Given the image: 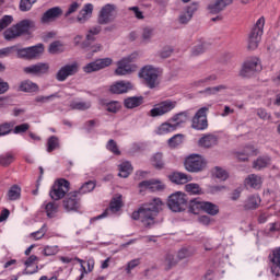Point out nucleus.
I'll return each instance as SVG.
<instances>
[{
    "label": "nucleus",
    "instance_id": "34",
    "mask_svg": "<svg viewBox=\"0 0 280 280\" xmlns=\"http://www.w3.org/2000/svg\"><path fill=\"white\" fill-rule=\"evenodd\" d=\"M19 51H20V45L4 47L0 49V58H10V56H14V54H16L19 58Z\"/></svg>",
    "mask_w": 280,
    "mask_h": 280
},
{
    "label": "nucleus",
    "instance_id": "2",
    "mask_svg": "<svg viewBox=\"0 0 280 280\" xmlns=\"http://www.w3.org/2000/svg\"><path fill=\"white\" fill-rule=\"evenodd\" d=\"M264 25H266V19L264 16L259 18L252 28L248 36V48L257 49L259 43H261V36H264Z\"/></svg>",
    "mask_w": 280,
    "mask_h": 280
},
{
    "label": "nucleus",
    "instance_id": "50",
    "mask_svg": "<svg viewBox=\"0 0 280 280\" xmlns=\"http://www.w3.org/2000/svg\"><path fill=\"white\" fill-rule=\"evenodd\" d=\"M38 0H21L20 1V11L21 12H30L32 10L34 3Z\"/></svg>",
    "mask_w": 280,
    "mask_h": 280
},
{
    "label": "nucleus",
    "instance_id": "42",
    "mask_svg": "<svg viewBox=\"0 0 280 280\" xmlns=\"http://www.w3.org/2000/svg\"><path fill=\"white\" fill-rule=\"evenodd\" d=\"M3 36L5 40H12L14 38H19V36L21 35L19 33V30L16 28V25H13L4 31Z\"/></svg>",
    "mask_w": 280,
    "mask_h": 280
},
{
    "label": "nucleus",
    "instance_id": "58",
    "mask_svg": "<svg viewBox=\"0 0 280 280\" xmlns=\"http://www.w3.org/2000/svg\"><path fill=\"white\" fill-rule=\"evenodd\" d=\"M49 54H60L62 51V44L60 42H52L48 48Z\"/></svg>",
    "mask_w": 280,
    "mask_h": 280
},
{
    "label": "nucleus",
    "instance_id": "11",
    "mask_svg": "<svg viewBox=\"0 0 280 280\" xmlns=\"http://www.w3.org/2000/svg\"><path fill=\"white\" fill-rule=\"evenodd\" d=\"M115 12H117V5L115 4H106L101 9L98 14V23L100 25H108V23H113L115 21Z\"/></svg>",
    "mask_w": 280,
    "mask_h": 280
},
{
    "label": "nucleus",
    "instance_id": "51",
    "mask_svg": "<svg viewBox=\"0 0 280 280\" xmlns=\"http://www.w3.org/2000/svg\"><path fill=\"white\" fill-rule=\"evenodd\" d=\"M194 252L189 250L188 248H182L177 252L176 256L179 261H183V259H189V257H192Z\"/></svg>",
    "mask_w": 280,
    "mask_h": 280
},
{
    "label": "nucleus",
    "instance_id": "22",
    "mask_svg": "<svg viewBox=\"0 0 280 280\" xmlns=\"http://www.w3.org/2000/svg\"><path fill=\"white\" fill-rule=\"evenodd\" d=\"M62 14V9L60 7H54L48 9L42 16V23H51L56 19H60Z\"/></svg>",
    "mask_w": 280,
    "mask_h": 280
},
{
    "label": "nucleus",
    "instance_id": "20",
    "mask_svg": "<svg viewBox=\"0 0 280 280\" xmlns=\"http://www.w3.org/2000/svg\"><path fill=\"white\" fill-rule=\"evenodd\" d=\"M269 260L271 264V272L275 277H280V248L272 250V254L269 255Z\"/></svg>",
    "mask_w": 280,
    "mask_h": 280
},
{
    "label": "nucleus",
    "instance_id": "43",
    "mask_svg": "<svg viewBox=\"0 0 280 280\" xmlns=\"http://www.w3.org/2000/svg\"><path fill=\"white\" fill-rule=\"evenodd\" d=\"M60 148V140L56 136H51L47 140V152H54V150H58Z\"/></svg>",
    "mask_w": 280,
    "mask_h": 280
},
{
    "label": "nucleus",
    "instance_id": "15",
    "mask_svg": "<svg viewBox=\"0 0 280 280\" xmlns=\"http://www.w3.org/2000/svg\"><path fill=\"white\" fill-rule=\"evenodd\" d=\"M24 73L40 78V75H46V73H49V63L38 62L36 65L25 67Z\"/></svg>",
    "mask_w": 280,
    "mask_h": 280
},
{
    "label": "nucleus",
    "instance_id": "27",
    "mask_svg": "<svg viewBox=\"0 0 280 280\" xmlns=\"http://www.w3.org/2000/svg\"><path fill=\"white\" fill-rule=\"evenodd\" d=\"M271 163L270 156L268 155H262L257 158L253 162V170H256V172H261V170H266Z\"/></svg>",
    "mask_w": 280,
    "mask_h": 280
},
{
    "label": "nucleus",
    "instance_id": "55",
    "mask_svg": "<svg viewBox=\"0 0 280 280\" xmlns=\"http://www.w3.org/2000/svg\"><path fill=\"white\" fill-rule=\"evenodd\" d=\"M13 21H14V19L12 18V15H4L0 20V32H3V30H5V27L12 25Z\"/></svg>",
    "mask_w": 280,
    "mask_h": 280
},
{
    "label": "nucleus",
    "instance_id": "32",
    "mask_svg": "<svg viewBox=\"0 0 280 280\" xmlns=\"http://www.w3.org/2000/svg\"><path fill=\"white\" fill-rule=\"evenodd\" d=\"M34 21L32 20H22L18 24H15V27L18 28V33L20 36H23V34H27L32 27H34Z\"/></svg>",
    "mask_w": 280,
    "mask_h": 280
},
{
    "label": "nucleus",
    "instance_id": "59",
    "mask_svg": "<svg viewBox=\"0 0 280 280\" xmlns=\"http://www.w3.org/2000/svg\"><path fill=\"white\" fill-rule=\"evenodd\" d=\"M12 161H14V155H12L11 153L0 155V165H3V166L10 165Z\"/></svg>",
    "mask_w": 280,
    "mask_h": 280
},
{
    "label": "nucleus",
    "instance_id": "1",
    "mask_svg": "<svg viewBox=\"0 0 280 280\" xmlns=\"http://www.w3.org/2000/svg\"><path fill=\"white\" fill-rule=\"evenodd\" d=\"M163 207L160 198H153L150 202L142 205L137 211L132 212V220H140L144 226H152L154 219Z\"/></svg>",
    "mask_w": 280,
    "mask_h": 280
},
{
    "label": "nucleus",
    "instance_id": "53",
    "mask_svg": "<svg viewBox=\"0 0 280 280\" xmlns=\"http://www.w3.org/2000/svg\"><path fill=\"white\" fill-rule=\"evenodd\" d=\"M59 250L60 249L58 248V245H54V246L46 245L44 247L43 255H45V257H51V255H58Z\"/></svg>",
    "mask_w": 280,
    "mask_h": 280
},
{
    "label": "nucleus",
    "instance_id": "54",
    "mask_svg": "<svg viewBox=\"0 0 280 280\" xmlns=\"http://www.w3.org/2000/svg\"><path fill=\"white\" fill-rule=\"evenodd\" d=\"M183 143V135H175L171 139H168L170 148H178Z\"/></svg>",
    "mask_w": 280,
    "mask_h": 280
},
{
    "label": "nucleus",
    "instance_id": "48",
    "mask_svg": "<svg viewBox=\"0 0 280 280\" xmlns=\"http://www.w3.org/2000/svg\"><path fill=\"white\" fill-rule=\"evenodd\" d=\"M95 189V182L90 180L84 183L79 190L77 191L78 194L84 195V194H91Z\"/></svg>",
    "mask_w": 280,
    "mask_h": 280
},
{
    "label": "nucleus",
    "instance_id": "30",
    "mask_svg": "<svg viewBox=\"0 0 280 280\" xmlns=\"http://www.w3.org/2000/svg\"><path fill=\"white\" fill-rule=\"evenodd\" d=\"M91 14H93V4L88 3L84 8L79 12L77 21L79 23H86L89 21Z\"/></svg>",
    "mask_w": 280,
    "mask_h": 280
},
{
    "label": "nucleus",
    "instance_id": "17",
    "mask_svg": "<svg viewBox=\"0 0 280 280\" xmlns=\"http://www.w3.org/2000/svg\"><path fill=\"white\" fill-rule=\"evenodd\" d=\"M63 207L66 211H78V209H80L78 191H73L67 195V197L63 200Z\"/></svg>",
    "mask_w": 280,
    "mask_h": 280
},
{
    "label": "nucleus",
    "instance_id": "14",
    "mask_svg": "<svg viewBox=\"0 0 280 280\" xmlns=\"http://www.w3.org/2000/svg\"><path fill=\"white\" fill-rule=\"evenodd\" d=\"M198 207L202 209V211L208 213V215H218V213H220V208L217 205L209 201H201V202H198L197 205L196 203L191 205L190 211L192 213H198L196 212V208L198 209Z\"/></svg>",
    "mask_w": 280,
    "mask_h": 280
},
{
    "label": "nucleus",
    "instance_id": "38",
    "mask_svg": "<svg viewBox=\"0 0 280 280\" xmlns=\"http://www.w3.org/2000/svg\"><path fill=\"white\" fill-rule=\"evenodd\" d=\"M154 36V28L152 27H143L141 31V42L148 45V43H152V38Z\"/></svg>",
    "mask_w": 280,
    "mask_h": 280
},
{
    "label": "nucleus",
    "instance_id": "64",
    "mask_svg": "<svg viewBox=\"0 0 280 280\" xmlns=\"http://www.w3.org/2000/svg\"><path fill=\"white\" fill-rule=\"evenodd\" d=\"M30 130V124L25 122L19 126H15L13 132L14 135H21V132H27Z\"/></svg>",
    "mask_w": 280,
    "mask_h": 280
},
{
    "label": "nucleus",
    "instance_id": "29",
    "mask_svg": "<svg viewBox=\"0 0 280 280\" xmlns=\"http://www.w3.org/2000/svg\"><path fill=\"white\" fill-rule=\"evenodd\" d=\"M164 270L170 271L178 266V258L174 254H166L163 260Z\"/></svg>",
    "mask_w": 280,
    "mask_h": 280
},
{
    "label": "nucleus",
    "instance_id": "52",
    "mask_svg": "<svg viewBox=\"0 0 280 280\" xmlns=\"http://www.w3.org/2000/svg\"><path fill=\"white\" fill-rule=\"evenodd\" d=\"M138 266H141V258H135L128 261L125 268L127 275H131L132 270H135V268H137Z\"/></svg>",
    "mask_w": 280,
    "mask_h": 280
},
{
    "label": "nucleus",
    "instance_id": "19",
    "mask_svg": "<svg viewBox=\"0 0 280 280\" xmlns=\"http://www.w3.org/2000/svg\"><path fill=\"white\" fill-rule=\"evenodd\" d=\"M132 89V83L128 81H118L109 86V92L114 95H121L128 93Z\"/></svg>",
    "mask_w": 280,
    "mask_h": 280
},
{
    "label": "nucleus",
    "instance_id": "41",
    "mask_svg": "<svg viewBox=\"0 0 280 280\" xmlns=\"http://www.w3.org/2000/svg\"><path fill=\"white\" fill-rule=\"evenodd\" d=\"M185 191L187 194H190V196H200L202 194V188H200V185L190 183L185 186Z\"/></svg>",
    "mask_w": 280,
    "mask_h": 280
},
{
    "label": "nucleus",
    "instance_id": "16",
    "mask_svg": "<svg viewBox=\"0 0 280 280\" xmlns=\"http://www.w3.org/2000/svg\"><path fill=\"white\" fill-rule=\"evenodd\" d=\"M198 12V3H192L186 7L178 16V23L180 25H187L191 19H194V13Z\"/></svg>",
    "mask_w": 280,
    "mask_h": 280
},
{
    "label": "nucleus",
    "instance_id": "4",
    "mask_svg": "<svg viewBox=\"0 0 280 280\" xmlns=\"http://www.w3.org/2000/svg\"><path fill=\"white\" fill-rule=\"evenodd\" d=\"M167 207L174 213H180V211H185L187 207V196L182 191L173 192L168 197Z\"/></svg>",
    "mask_w": 280,
    "mask_h": 280
},
{
    "label": "nucleus",
    "instance_id": "3",
    "mask_svg": "<svg viewBox=\"0 0 280 280\" xmlns=\"http://www.w3.org/2000/svg\"><path fill=\"white\" fill-rule=\"evenodd\" d=\"M137 58V54H131L117 62L115 75H130L137 71V66L132 63Z\"/></svg>",
    "mask_w": 280,
    "mask_h": 280
},
{
    "label": "nucleus",
    "instance_id": "47",
    "mask_svg": "<svg viewBox=\"0 0 280 280\" xmlns=\"http://www.w3.org/2000/svg\"><path fill=\"white\" fill-rule=\"evenodd\" d=\"M222 91H226V85H218L213 88H207L206 90L201 91L203 95H218V93H222Z\"/></svg>",
    "mask_w": 280,
    "mask_h": 280
},
{
    "label": "nucleus",
    "instance_id": "35",
    "mask_svg": "<svg viewBox=\"0 0 280 280\" xmlns=\"http://www.w3.org/2000/svg\"><path fill=\"white\" fill-rule=\"evenodd\" d=\"M130 174H132V164L128 161L120 163L118 176L120 178H128Z\"/></svg>",
    "mask_w": 280,
    "mask_h": 280
},
{
    "label": "nucleus",
    "instance_id": "12",
    "mask_svg": "<svg viewBox=\"0 0 280 280\" xmlns=\"http://www.w3.org/2000/svg\"><path fill=\"white\" fill-rule=\"evenodd\" d=\"M79 67L78 62H73L71 65H66L61 67L56 73L57 82H65L67 78H71V75H75L78 73Z\"/></svg>",
    "mask_w": 280,
    "mask_h": 280
},
{
    "label": "nucleus",
    "instance_id": "25",
    "mask_svg": "<svg viewBox=\"0 0 280 280\" xmlns=\"http://www.w3.org/2000/svg\"><path fill=\"white\" fill-rule=\"evenodd\" d=\"M198 145L200 148H213V145H218V137L211 133L203 135L198 141Z\"/></svg>",
    "mask_w": 280,
    "mask_h": 280
},
{
    "label": "nucleus",
    "instance_id": "31",
    "mask_svg": "<svg viewBox=\"0 0 280 280\" xmlns=\"http://www.w3.org/2000/svg\"><path fill=\"white\" fill-rule=\"evenodd\" d=\"M261 205V197L259 195H250L244 203V208L247 210L257 209Z\"/></svg>",
    "mask_w": 280,
    "mask_h": 280
},
{
    "label": "nucleus",
    "instance_id": "33",
    "mask_svg": "<svg viewBox=\"0 0 280 280\" xmlns=\"http://www.w3.org/2000/svg\"><path fill=\"white\" fill-rule=\"evenodd\" d=\"M19 91H22L23 93H36L38 91V84L30 80L22 81L20 83Z\"/></svg>",
    "mask_w": 280,
    "mask_h": 280
},
{
    "label": "nucleus",
    "instance_id": "40",
    "mask_svg": "<svg viewBox=\"0 0 280 280\" xmlns=\"http://www.w3.org/2000/svg\"><path fill=\"white\" fill-rule=\"evenodd\" d=\"M172 110V107L170 106H159L154 107L150 110L151 117H163V115H166V113H170Z\"/></svg>",
    "mask_w": 280,
    "mask_h": 280
},
{
    "label": "nucleus",
    "instance_id": "46",
    "mask_svg": "<svg viewBox=\"0 0 280 280\" xmlns=\"http://www.w3.org/2000/svg\"><path fill=\"white\" fill-rule=\"evenodd\" d=\"M8 200H19L21 198V187L18 185L12 186L8 191Z\"/></svg>",
    "mask_w": 280,
    "mask_h": 280
},
{
    "label": "nucleus",
    "instance_id": "36",
    "mask_svg": "<svg viewBox=\"0 0 280 280\" xmlns=\"http://www.w3.org/2000/svg\"><path fill=\"white\" fill-rule=\"evenodd\" d=\"M47 218H56V213H58V205L54 201L44 202L43 205Z\"/></svg>",
    "mask_w": 280,
    "mask_h": 280
},
{
    "label": "nucleus",
    "instance_id": "5",
    "mask_svg": "<svg viewBox=\"0 0 280 280\" xmlns=\"http://www.w3.org/2000/svg\"><path fill=\"white\" fill-rule=\"evenodd\" d=\"M139 78L144 80L149 89H155L159 84V70L152 66H144L139 72Z\"/></svg>",
    "mask_w": 280,
    "mask_h": 280
},
{
    "label": "nucleus",
    "instance_id": "28",
    "mask_svg": "<svg viewBox=\"0 0 280 280\" xmlns=\"http://www.w3.org/2000/svg\"><path fill=\"white\" fill-rule=\"evenodd\" d=\"M34 264H38V258L36 257V255L30 256L24 262L26 267V269L24 270V275H36V272H38V265H35L34 269H30L32 268V266H34Z\"/></svg>",
    "mask_w": 280,
    "mask_h": 280
},
{
    "label": "nucleus",
    "instance_id": "8",
    "mask_svg": "<svg viewBox=\"0 0 280 280\" xmlns=\"http://www.w3.org/2000/svg\"><path fill=\"white\" fill-rule=\"evenodd\" d=\"M45 52V45L37 44L35 46L22 48L20 46L19 58H24L25 60H36V58H40Z\"/></svg>",
    "mask_w": 280,
    "mask_h": 280
},
{
    "label": "nucleus",
    "instance_id": "18",
    "mask_svg": "<svg viewBox=\"0 0 280 280\" xmlns=\"http://www.w3.org/2000/svg\"><path fill=\"white\" fill-rule=\"evenodd\" d=\"M231 3H233V0H214L208 4V11L210 14H220V12L224 11Z\"/></svg>",
    "mask_w": 280,
    "mask_h": 280
},
{
    "label": "nucleus",
    "instance_id": "57",
    "mask_svg": "<svg viewBox=\"0 0 280 280\" xmlns=\"http://www.w3.org/2000/svg\"><path fill=\"white\" fill-rule=\"evenodd\" d=\"M214 176L215 178H219V180H226V178H229V173L223 168L215 167Z\"/></svg>",
    "mask_w": 280,
    "mask_h": 280
},
{
    "label": "nucleus",
    "instance_id": "9",
    "mask_svg": "<svg viewBox=\"0 0 280 280\" xmlns=\"http://www.w3.org/2000/svg\"><path fill=\"white\" fill-rule=\"evenodd\" d=\"M68 192L69 182L67 179H59L52 185L49 196L51 200H62Z\"/></svg>",
    "mask_w": 280,
    "mask_h": 280
},
{
    "label": "nucleus",
    "instance_id": "37",
    "mask_svg": "<svg viewBox=\"0 0 280 280\" xmlns=\"http://www.w3.org/2000/svg\"><path fill=\"white\" fill-rule=\"evenodd\" d=\"M189 119V116L187 115V112H182L171 118V121H173V126H176V130L180 128L182 124H186V121Z\"/></svg>",
    "mask_w": 280,
    "mask_h": 280
},
{
    "label": "nucleus",
    "instance_id": "63",
    "mask_svg": "<svg viewBox=\"0 0 280 280\" xmlns=\"http://www.w3.org/2000/svg\"><path fill=\"white\" fill-rule=\"evenodd\" d=\"M107 150H109V152H113V154H120L121 153L119 151V148L117 147V142H115V140H109L108 141Z\"/></svg>",
    "mask_w": 280,
    "mask_h": 280
},
{
    "label": "nucleus",
    "instance_id": "23",
    "mask_svg": "<svg viewBox=\"0 0 280 280\" xmlns=\"http://www.w3.org/2000/svg\"><path fill=\"white\" fill-rule=\"evenodd\" d=\"M264 185V177L257 174H250L245 178V186L250 189H259Z\"/></svg>",
    "mask_w": 280,
    "mask_h": 280
},
{
    "label": "nucleus",
    "instance_id": "6",
    "mask_svg": "<svg viewBox=\"0 0 280 280\" xmlns=\"http://www.w3.org/2000/svg\"><path fill=\"white\" fill-rule=\"evenodd\" d=\"M261 71V61L259 58L254 57L250 59H247L241 69L240 75L242 78H253L256 73H259Z\"/></svg>",
    "mask_w": 280,
    "mask_h": 280
},
{
    "label": "nucleus",
    "instance_id": "7",
    "mask_svg": "<svg viewBox=\"0 0 280 280\" xmlns=\"http://www.w3.org/2000/svg\"><path fill=\"white\" fill-rule=\"evenodd\" d=\"M206 165L207 163H205V159L198 154L187 156L184 162L185 170L191 173L202 172Z\"/></svg>",
    "mask_w": 280,
    "mask_h": 280
},
{
    "label": "nucleus",
    "instance_id": "21",
    "mask_svg": "<svg viewBox=\"0 0 280 280\" xmlns=\"http://www.w3.org/2000/svg\"><path fill=\"white\" fill-rule=\"evenodd\" d=\"M140 191H161L164 189L163 184L156 179L143 180L139 184Z\"/></svg>",
    "mask_w": 280,
    "mask_h": 280
},
{
    "label": "nucleus",
    "instance_id": "49",
    "mask_svg": "<svg viewBox=\"0 0 280 280\" xmlns=\"http://www.w3.org/2000/svg\"><path fill=\"white\" fill-rule=\"evenodd\" d=\"M121 207V196H118L112 200L108 211H112V213H117Z\"/></svg>",
    "mask_w": 280,
    "mask_h": 280
},
{
    "label": "nucleus",
    "instance_id": "44",
    "mask_svg": "<svg viewBox=\"0 0 280 280\" xmlns=\"http://www.w3.org/2000/svg\"><path fill=\"white\" fill-rule=\"evenodd\" d=\"M209 49V43L207 42H199L194 48H192V56H200V54H205Z\"/></svg>",
    "mask_w": 280,
    "mask_h": 280
},
{
    "label": "nucleus",
    "instance_id": "60",
    "mask_svg": "<svg viewBox=\"0 0 280 280\" xmlns=\"http://www.w3.org/2000/svg\"><path fill=\"white\" fill-rule=\"evenodd\" d=\"M52 100H56V94H51L49 96H37L35 102L38 104H49Z\"/></svg>",
    "mask_w": 280,
    "mask_h": 280
},
{
    "label": "nucleus",
    "instance_id": "26",
    "mask_svg": "<svg viewBox=\"0 0 280 280\" xmlns=\"http://www.w3.org/2000/svg\"><path fill=\"white\" fill-rule=\"evenodd\" d=\"M174 131H176V125H174L173 122H162L160 126L155 128L154 135H158L159 137H163Z\"/></svg>",
    "mask_w": 280,
    "mask_h": 280
},
{
    "label": "nucleus",
    "instance_id": "13",
    "mask_svg": "<svg viewBox=\"0 0 280 280\" xmlns=\"http://www.w3.org/2000/svg\"><path fill=\"white\" fill-rule=\"evenodd\" d=\"M113 65V59L103 58L96 59L83 67L84 73H93L95 71H101V69H106V67H110Z\"/></svg>",
    "mask_w": 280,
    "mask_h": 280
},
{
    "label": "nucleus",
    "instance_id": "56",
    "mask_svg": "<svg viewBox=\"0 0 280 280\" xmlns=\"http://www.w3.org/2000/svg\"><path fill=\"white\" fill-rule=\"evenodd\" d=\"M46 233H47V225H43L40 230H38L37 232L31 233L30 237H32L33 240H43Z\"/></svg>",
    "mask_w": 280,
    "mask_h": 280
},
{
    "label": "nucleus",
    "instance_id": "62",
    "mask_svg": "<svg viewBox=\"0 0 280 280\" xmlns=\"http://www.w3.org/2000/svg\"><path fill=\"white\" fill-rule=\"evenodd\" d=\"M128 10L129 12H133L136 19H138L139 21H143V19H145L143 12L139 9V7H129Z\"/></svg>",
    "mask_w": 280,
    "mask_h": 280
},
{
    "label": "nucleus",
    "instance_id": "61",
    "mask_svg": "<svg viewBox=\"0 0 280 280\" xmlns=\"http://www.w3.org/2000/svg\"><path fill=\"white\" fill-rule=\"evenodd\" d=\"M78 10H80V3L78 2H72L69 8H68V11L66 12L65 16L66 19L71 16V14L78 12Z\"/></svg>",
    "mask_w": 280,
    "mask_h": 280
},
{
    "label": "nucleus",
    "instance_id": "45",
    "mask_svg": "<svg viewBox=\"0 0 280 280\" xmlns=\"http://www.w3.org/2000/svg\"><path fill=\"white\" fill-rule=\"evenodd\" d=\"M151 163L155 170H163L165 167V163L163 162V154L156 153L152 156Z\"/></svg>",
    "mask_w": 280,
    "mask_h": 280
},
{
    "label": "nucleus",
    "instance_id": "24",
    "mask_svg": "<svg viewBox=\"0 0 280 280\" xmlns=\"http://www.w3.org/2000/svg\"><path fill=\"white\" fill-rule=\"evenodd\" d=\"M168 178L171 183H174L175 185H186V183L191 182V175L180 172H174L168 176Z\"/></svg>",
    "mask_w": 280,
    "mask_h": 280
},
{
    "label": "nucleus",
    "instance_id": "10",
    "mask_svg": "<svg viewBox=\"0 0 280 280\" xmlns=\"http://www.w3.org/2000/svg\"><path fill=\"white\" fill-rule=\"evenodd\" d=\"M209 108L201 107L192 118L191 127L195 130H207L209 128V121L207 120V113Z\"/></svg>",
    "mask_w": 280,
    "mask_h": 280
},
{
    "label": "nucleus",
    "instance_id": "39",
    "mask_svg": "<svg viewBox=\"0 0 280 280\" xmlns=\"http://www.w3.org/2000/svg\"><path fill=\"white\" fill-rule=\"evenodd\" d=\"M125 106H141L145 104L143 96H131L125 100Z\"/></svg>",
    "mask_w": 280,
    "mask_h": 280
}]
</instances>
